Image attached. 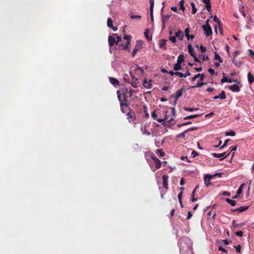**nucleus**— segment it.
<instances>
[{"mask_svg":"<svg viewBox=\"0 0 254 254\" xmlns=\"http://www.w3.org/2000/svg\"><path fill=\"white\" fill-rule=\"evenodd\" d=\"M180 251L182 254H193L191 244L188 238L183 239L179 243Z\"/></svg>","mask_w":254,"mask_h":254,"instance_id":"f257e3e1","label":"nucleus"},{"mask_svg":"<svg viewBox=\"0 0 254 254\" xmlns=\"http://www.w3.org/2000/svg\"><path fill=\"white\" fill-rule=\"evenodd\" d=\"M127 96H118L120 103L121 110L123 113H127L132 110L128 107L129 103L127 99Z\"/></svg>","mask_w":254,"mask_h":254,"instance_id":"f03ea898","label":"nucleus"},{"mask_svg":"<svg viewBox=\"0 0 254 254\" xmlns=\"http://www.w3.org/2000/svg\"><path fill=\"white\" fill-rule=\"evenodd\" d=\"M131 37L130 35L125 34L124 35V38L126 40L127 43L125 45L119 44V49L130 51V48H128V46L130 45Z\"/></svg>","mask_w":254,"mask_h":254,"instance_id":"7ed1b4c3","label":"nucleus"},{"mask_svg":"<svg viewBox=\"0 0 254 254\" xmlns=\"http://www.w3.org/2000/svg\"><path fill=\"white\" fill-rule=\"evenodd\" d=\"M151 116L154 120L157 121L159 123H162L164 122V121L167 120L168 119V116L166 115H165L163 118H158V113H156L155 111H154L151 113Z\"/></svg>","mask_w":254,"mask_h":254,"instance_id":"20e7f679","label":"nucleus"},{"mask_svg":"<svg viewBox=\"0 0 254 254\" xmlns=\"http://www.w3.org/2000/svg\"><path fill=\"white\" fill-rule=\"evenodd\" d=\"M142 47V42L140 40L137 41L134 49L132 52V56L133 57L137 51Z\"/></svg>","mask_w":254,"mask_h":254,"instance_id":"39448f33","label":"nucleus"},{"mask_svg":"<svg viewBox=\"0 0 254 254\" xmlns=\"http://www.w3.org/2000/svg\"><path fill=\"white\" fill-rule=\"evenodd\" d=\"M214 176L211 175L209 174L206 175L204 177V181L205 184L206 185L207 187L210 186V185H212V183L210 182L211 179L213 178Z\"/></svg>","mask_w":254,"mask_h":254,"instance_id":"423d86ee","label":"nucleus"},{"mask_svg":"<svg viewBox=\"0 0 254 254\" xmlns=\"http://www.w3.org/2000/svg\"><path fill=\"white\" fill-rule=\"evenodd\" d=\"M127 119L129 120V122L134 121L135 120V115L133 110L130 111L127 114Z\"/></svg>","mask_w":254,"mask_h":254,"instance_id":"0eeeda50","label":"nucleus"},{"mask_svg":"<svg viewBox=\"0 0 254 254\" xmlns=\"http://www.w3.org/2000/svg\"><path fill=\"white\" fill-rule=\"evenodd\" d=\"M229 154H230V153L229 154H228L227 155H225L226 152H223L222 153H220V154L213 153H212L211 155L213 157H214L215 158H221L220 159V160H222L226 158L227 157V156Z\"/></svg>","mask_w":254,"mask_h":254,"instance_id":"6e6552de","label":"nucleus"},{"mask_svg":"<svg viewBox=\"0 0 254 254\" xmlns=\"http://www.w3.org/2000/svg\"><path fill=\"white\" fill-rule=\"evenodd\" d=\"M151 158L155 164L156 168L157 169H159L161 165V161L154 155L151 156Z\"/></svg>","mask_w":254,"mask_h":254,"instance_id":"1a4fd4ad","label":"nucleus"},{"mask_svg":"<svg viewBox=\"0 0 254 254\" xmlns=\"http://www.w3.org/2000/svg\"><path fill=\"white\" fill-rule=\"evenodd\" d=\"M203 30H204V34L206 37L209 36L211 34H212V29L210 26H202Z\"/></svg>","mask_w":254,"mask_h":254,"instance_id":"9d476101","label":"nucleus"},{"mask_svg":"<svg viewBox=\"0 0 254 254\" xmlns=\"http://www.w3.org/2000/svg\"><path fill=\"white\" fill-rule=\"evenodd\" d=\"M169 176L166 175H164L162 177L163 179V186L164 189L168 190V180Z\"/></svg>","mask_w":254,"mask_h":254,"instance_id":"9b49d317","label":"nucleus"},{"mask_svg":"<svg viewBox=\"0 0 254 254\" xmlns=\"http://www.w3.org/2000/svg\"><path fill=\"white\" fill-rule=\"evenodd\" d=\"M248 206H243L235 209H231L232 211H237L238 213H241L247 210L249 208Z\"/></svg>","mask_w":254,"mask_h":254,"instance_id":"f8f14e48","label":"nucleus"},{"mask_svg":"<svg viewBox=\"0 0 254 254\" xmlns=\"http://www.w3.org/2000/svg\"><path fill=\"white\" fill-rule=\"evenodd\" d=\"M108 42L110 47H112L115 44H116V39L114 36H109L108 37Z\"/></svg>","mask_w":254,"mask_h":254,"instance_id":"ddd939ff","label":"nucleus"},{"mask_svg":"<svg viewBox=\"0 0 254 254\" xmlns=\"http://www.w3.org/2000/svg\"><path fill=\"white\" fill-rule=\"evenodd\" d=\"M109 80L111 83L112 85H113L115 87H117L119 85V81L116 78L113 77H110Z\"/></svg>","mask_w":254,"mask_h":254,"instance_id":"4468645a","label":"nucleus"},{"mask_svg":"<svg viewBox=\"0 0 254 254\" xmlns=\"http://www.w3.org/2000/svg\"><path fill=\"white\" fill-rule=\"evenodd\" d=\"M166 41L167 40L164 39L160 40L159 43V48L166 50V48L165 47V45L166 44Z\"/></svg>","mask_w":254,"mask_h":254,"instance_id":"2eb2a0df","label":"nucleus"},{"mask_svg":"<svg viewBox=\"0 0 254 254\" xmlns=\"http://www.w3.org/2000/svg\"><path fill=\"white\" fill-rule=\"evenodd\" d=\"M175 36L179 40H182L184 37V33L181 30H179L175 33Z\"/></svg>","mask_w":254,"mask_h":254,"instance_id":"dca6fc26","label":"nucleus"},{"mask_svg":"<svg viewBox=\"0 0 254 254\" xmlns=\"http://www.w3.org/2000/svg\"><path fill=\"white\" fill-rule=\"evenodd\" d=\"M188 48L190 55L192 57H194L195 54L194 53V49L192 47V45L191 44H189L188 46Z\"/></svg>","mask_w":254,"mask_h":254,"instance_id":"f3484780","label":"nucleus"},{"mask_svg":"<svg viewBox=\"0 0 254 254\" xmlns=\"http://www.w3.org/2000/svg\"><path fill=\"white\" fill-rule=\"evenodd\" d=\"M223 77L221 80V82L222 83H225V82L231 83V82H232V79H229L228 77H227L226 76H225V73H223Z\"/></svg>","mask_w":254,"mask_h":254,"instance_id":"a211bd4d","label":"nucleus"},{"mask_svg":"<svg viewBox=\"0 0 254 254\" xmlns=\"http://www.w3.org/2000/svg\"><path fill=\"white\" fill-rule=\"evenodd\" d=\"M134 71L139 75H141L143 73V70L142 69L141 67L139 66L138 65H135Z\"/></svg>","mask_w":254,"mask_h":254,"instance_id":"6ab92c4d","label":"nucleus"},{"mask_svg":"<svg viewBox=\"0 0 254 254\" xmlns=\"http://www.w3.org/2000/svg\"><path fill=\"white\" fill-rule=\"evenodd\" d=\"M229 88L234 92H238L240 90L239 87L237 84H233L230 86Z\"/></svg>","mask_w":254,"mask_h":254,"instance_id":"aec40b11","label":"nucleus"},{"mask_svg":"<svg viewBox=\"0 0 254 254\" xmlns=\"http://www.w3.org/2000/svg\"><path fill=\"white\" fill-rule=\"evenodd\" d=\"M248 79L250 84L254 82V76L250 72L248 74Z\"/></svg>","mask_w":254,"mask_h":254,"instance_id":"412c9836","label":"nucleus"},{"mask_svg":"<svg viewBox=\"0 0 254 254\" xmlns=\"http://www.w3.org/2000/svg\"><path fill=\"white\" fill-rule=\"evenodd\" d=\"M171 15L169 14L161 15L162 23H166L168 19L170 18Z\"/></svg>","mask_w":254,"mask_h":254,"instance_id":"4be33fe9","label":"nucleus"},{"mask_svg":"<svg viewBox=\"0 0 254 254\" xmlns=\"http://www.w3.org/2000/svg\"><path fill=\"white\" fill-rule=\"evenodd\" d=\"M245 225L244 223H240V224H238V223H236V221L235 220H233V222H232V226L234 228H241L242 227H243L244 225Z\"/></svg>","mask_w":254,"mask_h":254,"instance_id":"5701e85b","label":"nucleus"},{"mask_svg":"<svg viewBox=\"0 0 254 254\" xmlns=\"http://www.w3.org/2000/svg\"><path fill=\"white\" fill-rule=\"evenodd\" d=\"M200 116H201V114H195V115H190V116H188L185 117L184 120H186L192 119L198 117Z\"/></svg>","mask_w":254,"mask_h":254,"instance_id":"b1692460","label":"nucleus"},{"mask_svg":"<svg viewBox=\"0 0 254 254\" xmlns=\"http://www.w3.org/2000/svg\"><path fill=\"white\" fill-rule=\"evenodd\" d=\"M225 200L227 203H228L229 204H230L231 205H232L233 206H234L236 205V202L235 200L231 199L229 198H226L225 199Z\"/></svg>","mask_w":254,"mask_h":254,"instance_id":"393cba45","label":"nucleus"},{"mask_svg":"<svg viewBox=\"0 0 254 254\" xmlns=\"http://www.w3.org/2000/svg\"><path fill=\"white\" fill-rule=\"evenodd\" d=\"M245 186V184L243 183L240 186V187L239 188L238 190L237 191V195H239L240 194L242 193Z\"/></svg>","mask_w":254,"mask_h":254,"instance_id":"a878e982","label":"nucleus"},{"mask_svg":"<svg viewBox=\"0 0 254 254\" xmlns=\"http://www.w3.org/2000/svg\"><path fill=\"white\" fill-rule=\"evenodd\" d=\"M129 74L130 75V76L131 77V78L132 80H134V82H133V81H132V83H131V85L133 87H135L136 86L135 85L136 84V81L137 80V79L132 74V72L130 71H129Z\"/></svg>","mask_w":254,"mask_h":254,"instance_id":"bb28decb","label":"nucleus"},{"mask_svg":"<svg viewBox=\"0 0 254 254\" xmlns=\"http://www.w3.org/2000/svg\"><path fill=\"white\" fill-rule=\"evenodd\" d=\"M156 153L159 156V157H163L165 155V153L163 151L162 149H158L156 151Z\"/></svg>","mask_w":254,"mask_h":254,"instance_id":"cd10ccee","label":"nucleus"},{"mask_svg":"<svg viewBox=\"0 0 254 254\" xmlns=\"http://www.w3.org/2000/svg\"><path fill=\"white\" fill-rule=\"evenodd\" d=\"M198 186H197L192 192V193L191 195V200L192 202L195 201L197 200L196 198H194V194H195V190L198 189Z\"/></svg>","mask_w":254,"mask_h":254,"instance_id":"c85d7f7f","label":"nucleus"},{"mask_svg":"<svg viewBox=\"0 0 254 254\" xmlns=\"http://www.w3.org/2000/svg\"><path fill=\"white\" fill-rule=\"evenodd\" d=\"M190 5L191 7L192 11L191 12L193 14H194L196 13L197 9L195 7V4L194 2H192L190 3Z\"/></svg>","mask_w":254,"mask_h":254,"instance_id":"c756f323","label":"nucleus"},{"mask_svg":"<svg viewBox=\"0 0 254 254\" xmlns=\"http://www.w3.org/2000/svg\"><path fill=\"white\" fill-rule=\"evenodd\" d=\"M182 66L181 65V64L177 63L176 64H174V69L175 70L178 71V70L182 69Z\"/></svg>","mask_w":254,"mask_h":254,"instance_id":"7c9ffc66","label":"nucleus"},{"mask_svg":"<svg viewBox=\"0 0 254 254\" xmlns=\"http://www.w3.org/2000/svg\"><path fill=\"white\" fill-rule=\"evenodd\" d=\"M214 60H218L220 63L223 62V59L219 56V54L217 52H215Z\"/></svg>","mask_w":254,"mask_h":254,"instance_id":"2f4dec72","label":"nucleus"},{"mask_svg":"<svg viewBox=\"0 0 254 254\" xmlns=\"http://www.w3.org/2000/svg\"><path fill=\"white\" fill-rule=\"evenodd\" d=\"M107 26L109 28H112L113 26V20L111 17H108L107 19Z\"/></svg>","mask_w":254,"mask_h":254,"instance_id":"473e14b6","label":"nucleus"},{"mask_svg":"<svg viewBox=\"0 0 254 254\" xmlns=\"http://www.w3.org/2000/svg\"><path fill=\"white\" fill-rule=\"evenodd\" d=\"M184 109L185 111H187L192 112V111H195L198 110V108H190V107H185L184 108Z\"/></svg>","mask_w":254,"mask_h":254,"instance_id":"72a5a7b5","label":"nucleus"},{"mask_svg":"<svg viewBox=\"0 0 254 254\" xmlns=\"http://www.w3.org/2000/svg\"><path fill=\"white\" fill-rule=\"evenodd\" d=\"M184 61V57L183 55H180L177 59V63L181 64Z\"/></svg>","mask_w":254,"mask_h":254,"instance_id":"f704fd0d","label":"nucleus"},{"mask_svg":"<svg viewBox=\"0 0 254 254\" xmlns=\"http://www.w3.org/2000/svg\"><path fill=\"white\" fill-rule=\"evenodd\" d=\"M233 63L235 64V65L237 67H240L242 65V63L240 62H237L236 59H235V57H234L233 59Z\"/></svg>","mask_w":254,"mask_h":254,"instance_id":"c9c22d12","label":"nucleus"},{"mask_svg":"<svg viewBox=\"0 0 254 254\" xmlns=\"http://www.w3.org/2000/svg\"><path fill=\"white\" fill-rule=\"evenodd\" d=\"M236 134V133L235 131H234L233 130H231L230 131H226L225 132V135L226 136H235Z\"/></svg>","mask_w":254,"mask_h":254,"instance_id":"e433bc0d","label":"nucleus"},{"mask_svg":"<svg viewBox=\"0 0 254 254\" xmlns=\"http://www.w3.org/2000/svg\"><path fill=\"white\" fill-rule=\"evenodd\" d=\"M184 2H185L184 0H181L179 2L180 9V10H182L183 11H184L185 9V7L184 6Z\"/></svg>","mask_w":254,"mask_h":254,"instance_id":"4c0bfd02","label":"nucleus"},{"mask_svg":"<svg viewBox=\"0 0 254 254\" xmlns=\"http://www.w3.org/2000/svg\"><path fill=\"white\" fill-rule=\"evenodd\" d=\"M114 36H116V38H117V40H116V44L118 45L119 42H121V41L122 40L121 36H119L118 34H114Z\"/></svg>","mask_w":254,"mask_h":254,"instance_id":"58836bf2","label":"nucleus"},{"mask_svg":"<svg viewBox=\"0 0 254 254\" xmlns=\"http://www.w3.org/2000/svg\"><path fill=\"white\" fill-rule=\"evenodd\" d=\"M143 85L144 87L147 88H150L151 86V84L148 83L146 80H144Z\"/></svg>","mask_w":254,"mask_h":254,"instance_id":"ea45409f","label":"nucleus"},{"mask_svg":"<svg viewBox=\"0 0 254 254\" xmlns=\"http://www.w3.org/2000/svg\"><path fill=\"white\" fill-rule=\"evenodd\" d=\"M187 133V132H185V130L182 132V133H180L179 134H178L177 135V138H184L185 137V134Z\"/></svg>","mask_w":254,"mask_h":254,"instance_id":"a19ab883","label":"nucleus"},{"mask_svg":"<svg viewBox=\"0 0 254 254\" xmlns=\"http://www.w3.org/2000/svg\"><path fill=\"white\" fill-rule=\"evenodd\" d=\"M150 2V10H153L154 4V0H149Z\"/></svg>","mask_w":254,"mask_h":254,"instance_id":"79ce46f5","label":"nucleus"},{"mask_svg":"<svg viewBox=\"0 0 254 254\" xmlns=\"http://www.w3.org/2000/svg\"><path fill=\"white\" fill-rule=\"evenodd\" d=\"M185 34L188 40L190 39L189 28H187L185 30Z\"/></svg>","mask_w":254,"mask_h":254,"instance_id":"37998d69","label":"nucleus"},{"mask_svg":"<svg viewBox=\"0 0 254 254\" xmlns=\"http://www.w3.org/2000/svg\"><path fill=\"white\" fill-rule=\"evenodd\" d=\"M191 124V122L189 121V122H188L182 123L181 124H178V125H177V127H181L182 126H187V125H190Z\"/></svg>","mask_w":254,"mask_h":254,"instance_id":"c03bdc74","label":"nucleus"},{"mask_svg":"<svg viewBox=\"0 0 254 254\" xmlns=\"http://www.w3.org/2000/svg\"><path fill=\"white\" fill-rule=\"evenodd\" d=\"M234 248L236 250V252L237 253H240L241 252V246L240 245L234 246Z\"/></svg>","mask_w":254,"mask_h":254,"instance_id":"a18cd8bd","label":"nucleus"},{"mask_svg":"<svg viewBox=\"0 0 254 254\" xmlns=\"http://www.w3.org/2000/svg\"><path fill=\"white\" fill-rule=\"evenodd\" d=\"M143 108H144V113H145V117L146 118H148L149 117V115L147 111V108L145 106H144L143 107Z\"/></svg>","mask_w":254,"mask_h":254,"instance_id":"49530a36","label":"nucleus"},{"mask_svg":"<svg viewBox=\"0 0 254 254\" xmlns=\"http://www.w3.org/2000/svg\"><path fill=\"white\" fill-rule=\"evenodd\" d=\"M144 35L145 37V38L147 39V40H149V30L148 29H146L144 32Z\"/></svg>","mask_w":254,"mask_h":254,"instance_id":"de8ad7c7","label":"nucleus"},{"mask_svg":"<svg viewBox=\"0 0 254 254\" xmlns=\"http://www.w3.org/2000/svg\"><path fill=\"white\" fill-rule=\"evenodd\" d=\"M204 84V83L202 81H200V80H199L198 81L196 85L195 86H194V87H200L202 85H203Z\"/></svg>","mask_w":254,"mask_h":254,"instance_id":"09e8293b","label":"nucleus"},{"mask_svg":"<svg viewBox=\"0 0 254 254\" xmlns=\"http://www.w3.org/2000/svg\"><path fill=\"white\" fill-rule=\"evenodd\" d=\"M169 40L173 43H176L177 41L176 36L170 37Z\"/></svg>","mask_w":254,"mask_h":254,"instance_id":"8fccbe9b","label":"nucleus"},{"mask_svg":"<svg viewBox=\"0 0 254 254\" xmlns=\"http://www.w3.org/2000/svg\"><path fill=\"white\" fill-rule=\"evenodd\" d=\"M213 20H214V21L217 23L218 26L220 25V21L219 19L216 16H214Z\"/></svg>","mask_w":254,"mask_h":254,"instance_id":"3c124183","label":"nucleus"},{"mask_svg":"<svg viewBox=\"0 0 254 254\" xmlns=\"http://www.w3.org/2000/svg\"><path fill=\"white\" fill-rule=\"evenodd\" d=\"M218 251H221V252H223L224 253H228V251L226 249L223 248L222 247H221V246L219 247Z\"/></svg>","mask_w":254,"mask_h":254,"instance_id":"603ef678","label":"nucleus"},{"mask_svg":"<svg viewBox=\"0 0 254 254\" xmlns=\"http://www.w3.org/2000/svg\"><path fill=\"white\" fill-rule=\"evenodd\" d=\"M183 90L184 89H183L178 90L176 92V95H182L183 93Z\"/></svg>","mask_w":254,"mask_h":254,"instance_id":"864d4df0","label":"nucleus"},{"mask_svg":"<svg viewBox=\"0 0 254 254\" xmlns=\"http://www.w3.org/2000/svg\"><path fill=\"white\" fill-rule=\"evenodd\" d=\"M175 75L176 76H179L180 77H185V76L184 75V74L182 72L176 71L175 72Z\"/></svg>","mask_w":254,"mask_h":254,"instance_id":"5fc2aeb1","label":"nucleus"},{"mask_svg":"<svg viewBox=\"0 0 254 254\" xmlns=\"http://www.w3.org/2000/svg\"><path fill=\"white\" fill-rule=\"evenodd\" d=\"M235 235L239 237H242L243 235V232L242 231H239L235 233Z\"/></svg>","mask_w":254,"mask_h":254,"instance_id":"6e6d98bb","label":"nucleus"},{"mask_svg":"<svg viewBox=\"0 0 254 254\" xmlns=\"http://www.w3.org/2000/svg\"><path fill=\"white\" fill-rule=\"evenodd\" d=\"M180 96H171V100L174 102L175 103H176L177 100Z\"/></svg>","mask_w":254,"mask_h":254,"instance_id":"4d7b16f0","label":"nucleus"},{"mask_svg":"<svg viewBox=\"0 0 254 254\" xmlns=\"http://www.w3.org/2000/svg\"><path fill=\"white\" fill-rule=\"evenodd\" d=\"M197 129V127H192L185 130V132H188L189 131H193Z\"/></svg>","mask_w":254,"mask_h":254,"instance_id":"13d9d810","label":"nucleus"},{"mask_svg":"<svg viewBox=\"0 0 254 254\" xmlns=\"http://www.w3.org/2000/svg\"><path fill=\"white\" fill-rule=\"evenodd\" d=\"M182 194H183V191H182L181 192H180L178 194V199H179V201L180 203H181V200H182Z\"/></svg>","mask_w":254,"mask_h":254,"instance_id":"bf43d9fd","label":"nucleus"},{"mask_svg":"<svg viewBox=\"0 0 254 254\" xmlns=\"http://www.w3.org/2000/svg\"><path fill=\"white\" fill-rule=\"evenodd\" d=\"M230 141V139H226L225 141H224V144L221 146L220 147V149H223V148H224V147L227 144L228 142Z\"/></svg>","mask_w":254,"mask_h":254,"instance_id":"052dcab7","label":"nucleus"},{"mask_svg":"<svg viewBox=\"0 0 254 254\" xmlns=\"http://www.w3.org/2000/svg\"><path fill=\"white\" fill-rule=\"evenodd\" d=\"M206 8L208 11L210 12L211 10V3L206 4H205Z\"/></svg>","mask_w":254,"mask_h":254,"instance_id":"680f3d73","label":"nucleus"},{"mask_svg":"<svg viewBox=\"0 0 254 254\" xmlns=\"http://www.w3.org/2000/svg\"><path fill=\"white\" fill-rule=\"evenodd\" d=\"M130 18L132 19H135V18L140 19L141 18V15H131Z\"/></svg>","mask_w":254,"mask_h":254,"instance_id":"e2e57ef3","label":"nucleus"},{"mask_svg":"<svg viewBox=\"0 0 254 254\" xmlns=\"http://www.w3.org/2000/svg\"><path fill=\"white\" fill-rule=\"evenodd\" d=\"M200 49L202 53H205L206 51V48L203 47L202 45L200 46Z\"/></svg>","mask_w":254,"mask_h":254,"instance_id":"0e129e2a","label":"nucleus"},{"mask_svg":"<svg viewBox=\"0 0 254 254\" xmlns=\"http://www.w3.org/2000/svg\"><path fill=\"white\" fill-rule=\"evenodd\" d=\"M249 52L250 53V56L254 58V51H253L251 49H249Z\"/></svg>","mask_w":254,"mask_h":254,"instance_id":"69168bd1","label":"nucleus"},{"mask_svg":"<svg viewBox=\"0 0 254 254\" xmlns=\"http://www.w3.org/2000/svg\"><path fill=\"white\" fill-rule=\"evenodd\" d=\"M199 75H200V73H198L196 75H194L192 78V81H194L196 80V78L199 77Z\"/></svg>","mask_w":254,"mask_h":254,"instance_id":"338daca9","label":"nucleus"},{"mask_svg":"<svg viewBox=\"0 0 254 254\" xmlns=\"http://www.w3.org/2000/svg\"><path fill=\"white\" fill-rule=\"evenodd\" d=\"M201 75H199V77H200V81H203L204 80V77H205V75L204 74L202 73V74H200Z\"/></svg>","mask_w":254,"mask_h":254,"instance_id":"774afa93","label":"nucleus"}]
</instances>
